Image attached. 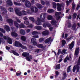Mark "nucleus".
<instances>
[{
	"instance_id": "obj_1",
	"label": "nucleus",
	"mask_w": 80,
	"mask_h": 80,
	"mask_svg": "<svg viewBox=\"0 0 80 80\" xmlns=\"http://www.w3.org/2000/svg\"><path fill=\"white\" fill-rule=\"evenodd\" d=\"M15 9L16 13L19 16H21L22 15H27V12L24 10H22L21 12H19L20 10V9L15 8Z\"/></svg>"
},
{
	"instance_id": "obj_2",
	"label": "nucleus",
	"mask_w": 80,
	"mask_h": 80,
	"mask_svg": "<svg viewBox=\"0 0 80 80\" xmlns=\"http://www.w3.org/2000/svg\"><path fill=\"white\" fill-rule=\"evenodd\" d=\"M22 55L23 57H26V59L28 62H30L31 60L33 58L32 56L30 55L29 56V53L28 52H23L22 54ZM28 56H29L28 57Z\"/></svg>"
},
{
	"instance_id": "obj_3",
	"label": "nucleus",
	"mask_w": 80,
	"mask_h": 80,
	"mask_svg": "<svg viewBox=\"0 0 80 80\" xmlns=\"http://www.w3.org/2000/svg\"><path fill=\"white\" fill-rule=\"evenodd\" d=\"M32 37L34 38H32L31 39L32 42V43L33 45H37V42H36V39L35 38H39V37H38V35H37L32 36Z\"/></svg>"
},
{
	"instance_id": "obj_4",
	"label": "nucleus",
	"mask_w": 80,
	"mask_h": 80,
	"mask_svg": "<svg viewBox=\"0 0 80 80\" xmlns=\"http://www.w3.org/2000/svg\"><path fill=\"white\" fill-rule=\"evenodd\" d=\"M45 15H46V13H41L40 16V19H41L42 22H45L46 16Z\"/></svg>"
},
{
	"instance_id": "obj_5",
	"label": "nucleus",
	"mask_w": 80,
	"mask_h": 80,
	"mask_svg": "<svg viewBox=\"0 0 80 80\" xmlns=\"http://www.w3.org/2000/svg\"><path fill=\"white\" fill-rule=\"evenodd\" d=\"M30 9L32 12V14H33V12L35 13L38 12V8L36 7L32 6L30 8Z\"/></svg>"
},
{
	"instance_id": "obj_6",
	"label": "nucleus",
	"mask_w": 80,
	"mask_h": 80,
	"mask_svg": "<svg viewBox=\"0 0 80 80\" xmlns=\"http://www.w3.org/2000/svg\"><path fill=\"white\" fill-rule=\"evenodd\" d=\"M3 38L5 40H8V42L9 44H12V40L8 36H4Z\"/></svg>"
},
{
	"instance_id": "obj_7",
	"label": "nucleus",
	"mask_w": 80,
	"mask_h": 80,
	"mask_svg": "<svg viewBox=\"0 0 80 80\" xmlns=\"http://www.w3.org/2000/svg\"><path fill=\"white\" fill-rule=\"evenodd\" d=\"M25 6L26 7H28V8H29L32 6V5L31 4V3L30 1L26 0L25 2Z\"/></svg>"
},
{
	"instance_id": "obj_8",
	"label": "nucleus",
	"mask_w": 80,
	"mask_h": 80,
	"mask_svg": "<svg viewBox=\"0 0 80 80\" xmlns=\"http://www.w3.org/2000/svg\"><path fill=\"white\" fill-rule=\"evenodd\" d=\"M0 9L1 11L2 12H2V15H5V13H7V11L6 10V9H5V8H4V7L2 6H0Z\"/></svg>"
},
{
	"instance_id": "obj_9",
	"label": "nucleus",
	"mask_w": 80,
	"mask_h": 80,
	"mask_svg": "<svg viewBox=\"0 0 80 80\" xmlns=\"http://www.w3.org/2000/svg\"><path fill=\"white\" fill-rule=\"evenodd\" d=\"M76 69L77 70V72H79L80 68L78 65L74 66V67L73 68V69L72 70L73 72H75V70H76Z\"/></svg>"
},
{
	"instance_id": "obj_10",
	"label": "nucleus",
	"mask_w": 80,
	"mask_h": 80,
	"mask_svg": "<svg viewBox=\"0 0 80 80\" xmlns=\"http://www.w3.org/2000/svg\"><path fill=\"white\" fill-rule=\"evenodd\" d=\"M40 18H37V21H36V23L37 25H42V23L40 22Z\"/></svg>"
},
{
	"instance_id": "obj_11",
	"label": "nucleus",
	"mask_w": 80,
	"mask_h": 80,
	"mask_svg": "<svg viewBox=\"0 0 80 80\" xmlns=\"http://www.w3.org/2000/svg\"><path fill=\"white\" fill-rule=\"evenodd\" d=\"M21 43L18 41H16L14 43V45L16 47H20V46H21Z\"/></svg>"
},
{
	"instance_id": "obj_12",
	"label": "nucleus",
	"mask_w": 80,
	"mask_h": 80,
	"mask_svg": "<svg viewBox=\"0 0 80 80\" xmlns=\"http://www.w3.org/2000/svg\"><path fill=\"white\" fill-rule=\"evenodd\" d=\"M72 28L74 30H77L78 28V27H77V24L75 23L72 25Z\"/></svg>"
},
{
	"instance_id": "obj_13",
	"label": "nucleus",
	"mask_w": 80,
	"mask_h": 80,
	"mask_svg": "<svg viewBox=\"0 0 80 80\" xmlns=\"http://www.w3.org/2000/svg\"><path fill=\"white\" fill-rule=\"evenodd\" d=\"M42 35H48L49 34V31L48 30H45V31L42 32Z\"/></svg>"
},
{
	"instance_id": "obj_14",
	"label": "nucleus",
	"mask_w": 80,
	"mask_h": 80,
	"mask_svg": "<svg viewBox=\"0 0 80 80\" xmlns=\"http://www.w3.org/2000/svg\"><path fill=\"white\" fill-rule=\"evenodd\" d=\"M11 33L12 37H18V35L15 32H12Z\"/></svg>"
},
{
	"instance_id": "obj_15",
	"label": "nucleus",
	"mask_w": 80,
	"mask_h": 80,
	"mask_svg": "<svg viewBox=\"0 0 80 80\" xmlns=\"http://www.w3.org/2000/svg\"><path fill=\"white\" fill-rule=\"evenodd\" d=\"M74 43L75 42H74V41H72L69 45V48L70 50H72V48L73 47Z\"/></svg>"
},
{
	"instance_id": "obj_16",
	"label": "nucleus",
	"mask_w": 80,
	"mask_h": 80,
	"mask_svg": "<svg viewBox=\"0 0 80 80\" xmlns=\"http://www.w3.org/2000/svg\"><path fill=\"white\" fill-rule=\"evenodd\" d=\"M62 4H60L59 3H58L57 4L58 7L57 8V9L58 10V11H60V10H62V8H61V7H62Z\"/></svg>"
},
{
	"instance_id": "obj_17",
	"label": "nucleus",
	"mask_w": 80,
	"mask_h": 80,
	"mask_svg": "<svg viewBox=\"0 0 80 80\" xmlns=\"http://www.w3.org/2000/svg\"><path fill=\"white\" fill-rule=\"evenodd\" d=\"M7 22L9 23L10 25H13V20L10 19H7Z\"/></svg>"
},
{
	"instance_id": "obj_18",
	"label": "nucleus",
	"mask_w": 80,
	"mask_h": 80,
	"mask_svg": "<svg viewBox=\"0 0 80 80\" xmlns=\"http://www.w3.org/2000/svg\"><path fill=\"white\" fill-rule=\"evenodd\" d=\"M80 53V50L79 48H77L75 51V55H78V53Z\"/></svg>"
},
{
	"instance_id": "obj_19",
	"label": "nucleus",
	"mask_w": 80,
	"mask_h": 80,
	"mask_svg": "<svg viewBox=\"0 0 80 80\" xmlns=\"http://www.w3.org/2000/svg\"><path fill=\"white\" fill-rule=\"evenodd\" d=\"M5 0V1H7L6 2L7 3V4H8V5H10L11 6V5H13V3L12 2V1H11V0Z\"/></svg>"
},
{
	"instance_id": "obj_20",
	"label": "nucleus",
	"mask_w": 80,
	"mask_h": 80,
	"mask_svg": "<svg viewBox=\"0 0 80 80\" xmlns=\"http://www.w3.org/2000/svg\"><path fill=\"white\" fill-rule=\"evenodd\" d=\"M4 28L5 30H6L7 32H10V27L7 25L4 26Z\"/></svg>"
},
{
	"instance_id": "obj_21",
	"label": "nucleus",
	"mask_w": 80,
	"mask_h": 80,
	"mask_svg": "<svg viewBox=\"0 0 80 80\" xmlns=\"http://www.w3.org/2000/svg\"><path fill=\"white\" fill-rule=\"evenodd\" d=\"M35 28L38 30H41L43 28V27L41 26H36Z\"/></svg>"
},
{
	"instance_id": "obj_22",
	"label": "nucleus",
	"mask_w": 80,
	"mask_h": 80,
	"mask_svg": "<svg viewBox=\"0 0 80 80\" xmlns=\"http://www.w3.org/2000/svg\"><path fill=\"white\" fill-rule=\"evenodd\" d=\"M52 41V40L51 39V37H50L47 39H46L45 41V43H48V42H51Z\"/></svg>"
},
{
	"instance_id": "obj_23",
	"label": "nucleus",
	"mask_w": 80,
	"mask_h": 80,
	"mask_svg": "<svg viewBox=\"0 0 80 80\" xmlns=\"http://www.w3.org/2000/svg\"><path fill=\"white\" fill-rule=\"evenodd\" d=\"M61 12H56L55 13V16L57 17L56 18H57L59 19V18H60V16L59 15H60V14H61Z\"/></svg>"
},
{
	"instance_id": "obj_24",
	"label": "nucleus",
	"mask_w": 80,
	"mask_h": 80,
	"mask_svg": "<svg viewBox=\"0 0 80 80\" xmlns=\"http://www.w3.org/2000/svg\"><path fill=\"white\" fill-rule=\"evenodd\" d=\"M19 32L21 35H25V31L23 29H21Z\"/></svg>"
},
{
	"instance_id": "obj_25",
	"label": "nucleus",
	"mask_w": 80,
	"mask_h": 80,
	"mask_svg": "<svg viewBox=\"0 0 80 80\" xmlns=\"http://www.w3.org/2000/svg\"><path fill=\"white\" fill-rule=\"evenodd\" d=\"M29 19L30 21H32V23H34L35 22V19L33 18V17H29Z\"/></svg>"
},
{
	"instance_id": "obj_26",
	"label": "nucleus",
	"mask_w": 80,
	"mask_h": 80,
	"mask_svg": "<svg viewBox=\"0 0 80 80\" xmlns=\"http://www.w3.org/2000/svg\"><path fill=\"white\" fill-rule=\"evenodd\" d=\"M36 5L38 8H42V5L38 3H37Z\"/></svg>"
},
{
	"instance_id": "obj_27",
	"label": "nucleus",
	"mask_w": 80,
	"mask_h": 80,
	"mask_svg": "<svg viewBox=\"0 0 80 80\" xmlns=\"http://www.w3.org/2000/svg\"><path fill=\"white\" fill-rule=\"evenodd\" d=\"M26 13L30 15H33V12H32L30 9H27Z\"/></svg>"
},
{
	"instance_id": "obj_28",
	"label": "nucleus",
	"mask_w": 80,
	"mask_h": 80,
	"mask_svg": "<svg viewBox=\"0 0 80 80\" xmlns=\"http://www.w3.org/2000/svg\"><path fill=\"white\" fill-rule=\"evenodd\" d=\"M32 35H38V34H40V33L38 32L37 31H34L32 32Z\"/></svg>"
},
{
	"instance_id": "obj_29",
	"label": "nucleus",
	"mask_w": 80,
	"mask_h": 80,
	"mask_svg": "<svg viewBox=\"0 0 80 80\" xmlns=\"http://www.w3.org/2000/svg\"><path fill=\"white\" fill-rule=\"evenodd\" d=\"M37 46L39 48H45L42 44H39L37 45Z\"/></svg>"
},
{
	"instance_id": "obj_30",
	"label": "nucleus",
	"mask_w": 80,
	"mask_h": 80,
	"mask_svg": "<svg viewBox=\"0 0 80 80\" xmlns=\"http://www.w3.org/2000/svg\"><path fill=\"white\" fill-rule=\"evenodd\" d=\"M19 27L20 28H24L25 27L24 24L23 23H21L20 25H19Z\"/></svg>"
},
{
	"instance_id": "obj_31",
	"label": "nucleus",
	"mask_w": 80,
	"mask_h": 80,
	"mask_svg": "<svg viewBox=\"0 0 80 80\" xmlns=\"http://www.w3.org/2000/svg\"><path fill=\"white\" fill-rule=\"evenodd\" d=\"M14 25L16 27L18 28V27H19L20 25L16 21L14 22Z\"/></svg>"
},
{
	"instance_id": "obj_32",
	"label": "nucleus",
	"mask_w": 80,
	"mask_h": 80,
	"mask_svg": "<svg viewBox=\"0 0 80 80\" xmlns=\"http://www.w3.org/2000/svg\"><path fill=\"white\" fill-rule=\"evenodd\" d=\"M53 18V17L51 15H48L47 17V19L49 20H52Z\"/></svg>"
},
{
	"instance_id": "obj_33",
	"label": "nucleus",
	"mask_w": 80,
	"mask_h": 80,
	"mask_svg": "<svg viewBox=\"0 0 80 80\" xmlns=\"http://www.w3.org/2000/svg\"><path fill=\"white\" fill-rule=\"evenodd\" d=\"M12 53L14 54L15 55H17V56H19V54H18V53H17V52H16V51H12Z\"/></svg>"
},
{
	"instance_id": "obj_34",
	"label": "nucleus",
	"mask_w": 80,
	"mask_h": 80,
	"mask_svg": "<svg viewBox=\"0 0 80 80\" xmlns=\"http://www.w3.org/2000/svg\"><path fill=\"white\" fill-rule=\"evenodd\" d=\"M20 47H21V48L23 49H24L25 50H27V48L26 46H25L22 44L21 45Z\"/></svg>"
},
{
	"instance_id": "obj_35",
	"label": "nucleus",
	"mask_w": 80,
	"mask_h": 80,
	"mask_svg": "<svg viewBox=\"0 0 80 80\" xmlns=\"http://www.w3.org/2000/svg\"><path fill=\"white\" fill-rule=\"evenodd\" d=\"M14 4L15 5H16L18 6H20V5H22L21 3H20L17 2H14Z\"/></svg>"
},
{
	"instance_id": "obj_36",
	"label": "nucleus",
	"mask_w": 80,
	"mask_h": 80,
	"mask_svg": "<svg viewBox=\"0 0 80 80\" xmlns=\"http://www.w3.org/2000/svg\"><path fill=\"white\" fill-rule=\"evenodd\" d=\"M67 77V75H66V72L65 71L63 72V76L62 77V79H65V78Z\"/></svg>"
},
{
	"instance_id": "obj_37",
	"label": "nucleus",
	"mask_w": 80,
	"mask_h": 80,
	"mask_svg": "<svg viewBox=\"0 0 80 80\" xmlns=\"http://www.w3.org/2000/svg\"><path fill=\"white\" fill-rule=\"evenodd\" d=\"M21 38L22 40V41H25V40H26V37H25L24 36H21Z\"/></svg>"
},
{
	"instance_id": "obj_38",
	"label": "nucleus",
	"mask_w": 80,
	"mask_h": 80,
	"mask_svg": "<svg viewBox=\"0 0 80 80\" xmlns=\"http://www.w3.org/2000/svg\"><path fill=\"white\" fill-rule=\"evenodd\" d=\"M71 67V66H69L67 69V72H69L71 71V69L70 68Z\"/></svg>"
},
{
	"instance_id": "obj_39",
	"label": "nucleus",
	"mask_w": 80,
	"mask_h": 80,
	"mask_svg": "<svg viewBox=\"0 0 80 80\" xmlns=\"http://www.w3.org/2000/svg\"><path fill=\"white\" fill-rule=\"evenodd\" d=\"M39 42L40 43H42V42H44V38H39Z\"/></svg>"
},
{
	"instance_id": "obj_40",
	"label": "nucleus",
	"mask_w": 80,
	"mask_h": 80,
	"mask_svg": "<svg viewBox=\"0 0 80 80\" xmlns=\"http://www.w3.org/2000/svg\"><path fill=\"white\" fill-rule=\"evenodd\" d=\"M62 45H63V46H64V45H65V44H66V41L64 40H62Z\"/></svg>"
},
{
	"instance_id": "obj_41",
	"label": "nucleus",
	"mask_w": 80,
	"mask_h": 80,
	"mask_svg": "<svg viewBox=\"0 0 80 80\" xmlns=\"http://www.w3.org/2000/svg\"><path fill=\"white\" fill-rule=\"evenodd\" d=\"M54 12V10L52 9H49L48 11V13H53Z\"/></svg>"
},
{
	"instance_id": "obj_42",
	"label": "nucleus",
	"mask_w": 80,
	"mask_h": 80,
	"mask_svg": "<svg viewBox=\"0 0 80 80\" xmlns=\"http://www.w3.org/2000/svg\"><path fill=\"white\" fill-rule=\"evenodd\" d=\"M24 24H25V25H28L29 24H30V22L29 21L27 20H26L24 22Z\"/></svg>"
},
{
	"instance_id": "obj_43",
	"label": "nucleus",
	"mask_w": 80,
	"mask_h": 80,
	"mask_svg": "<svg viewBox=\"0 0 80 80\" xmlns=\"http://www.w3.org/2000/svg\"><path fill=\"white\" fill-rule=\"evenodd\" d=\"M60 64H58L56 66L55 69L57 70H58V69H60Z\"/></svg>"
},
{
	"instance_id": "obj_44",
	"label": "nucleus",
	"mask_w": 80,
	"mask_h": 80,
	"mask_svg": "<svg viewBox=\"0 0 80 80\" xmlns=\"http://www.w3.org/2000/svg\"><path fill=\"white\" fill-rule=\"evenodd\" d=\"M62 53H64V54H67V49H64L62 50Z\"/></svg>"
},
{
	"instance_id": "obj_45",
	"label": "nucleus",
	"mask_w": 80,
	"mask_h": 80,
	"mask_svg": "<svg viewBox=\"0 0 80 80\" xmlns=\"http://www.w3.org/2000/svg\"><path fill=\"white\" fill-rule=\"evenodd\" d=\"M8 10L10 12H13V9L12 8H9Z\"/></svg>"
},
{
	"instance_id": "obj_46",
	"label": "nucleus",
	"mask_w": 80,
	"mask_h": 80,
	"mask_svg": "<svg viewBox=\"0 0 80 80\" xmlns=\"http://www.w3.org/2000/svg\"><path fill=\"white\" fill-rule=\"evenodd\" d=\"M56 22V21H55V20L54 19H53L51 22V23L52 24V25H55V24Z\"/></svg>"
},
{
	"instance_id": "obj_47",
	"label": "nucleus",
	"mask_w": 80,
	"mask_h": 80,
	"mask_svg": "<svg viewBox=\"0 0 80 80\" xmlns=\"http://www.w3.org/2000/svg\"><path fill=\"white\" fill-rule=\"evenodd\" d=\"M72 2V0H69V1H66V3L67 5H70V3Z\"/></svg>"
},
{
	"instance_id": "obj_48",
	"label": "nucleus",
	"mask_w": 80,
	"mask_h": 80,
	"mask_svg": "<svg viewBox=\"0 0 80 80\" xmlns=\"http://www.w3.org/2000/svg\"><path fill=\"white\" fill-rule=\"evenodd\" d=\"M52 5L53 8H56V7H57V4L56 3H55V2H53Z\"/></svg>"
},
{
	"instance_id": "obj_49",
	"label": "nucleus",
	"mask_w": 80,
	"mask_h": 80,
	"mask_svg": "<svg viewBox=\"0 0 80 80\" xmlns=\"http://www.w3.org/2000/svg\"><path fill=\"white\" fill-rule=\"evenodd\" d=\"M33 25L32 24H31L30 25L27 26V27L28 28H33Z\"/></svg>"
},
{
	"instance_id": "obj_50",
	"label": "nucleus",
	"mask_w": 80,
	"mask_h": 80,
	"mask_svg": "<svg viewBox=\"0 0 80 80\" xmlns=\"http://www.w3.org/2000/svg\"><path fill=\"white\" fill-rule=\"evenodd\" d=\"M15 18H16V21H17V22H18V23L21 22V21H20V20H19V19H18V18L16 17Z\"/></svg>"
},
{
	"instance_id": "obj_51",
	"label": "nucleus",
	"mask_w": 80,
	"mask_h": 80,
	"mask_svg": "<svg viewBox=\"0 0 80 80\" xmlns=\"http://www.w3.org/2000/svg\"><path fill=\"white\" fill-rule=\"evenodd\" d=\"M0 32H1L4 33H5V31L3 29L0 28Z\"/></svg>"
},
{
	"instance_id": "obj_52",
	"label": "nucleus",
	"mask_w": 80,
	"mask_h": 80,
	"mask_svg": "<svg viewBox=\"0 0 80 80\" xmlns=\"http://www.w3.org/2000/svg\"><path fill=\"white\" fill-rule=\"evenodd\" d=\"M47 23H44L43 24V27H44V28H46V27H47Z\"/></svg>"
},
{
	"instance_id": "obj_53",
	"label": "nucleus",
	"mask_w": 80,
	"mask_h": 80,
	"mask_svg": "<svg viewBox=\"0 0 80 80\" xmlns=\"http://www.w3.org/2000/svg\"><path fill=\"white\" fill-rule=\"evenodd\" d=\"M77 17V14L74 13L73 14V18H75Z\"/></svg>"
},
{
	"instance_id": "obj_54",
	"label": "nucleus",
	"mask_w": 80,
	"mask_h": 80,
	"mask_svg": "<svg viewBox=\"0 0 80 80\" xmlns=\"http://www.w3.org/2000/svg\"><path fill=\"white\" fill-rule=\"evenodd\" d=\"M41 4L42 5H45V2L43 0L41 1Z\"/></svg>"
},
{
	"instance_id": "obj_55",
	"label": "nucleus",
	"mask_w": 80,
	"mask_h": 80,
	"mask_svg": "<svg viewBox=\"0 0 80 80\" xmlns=\"http://www.w3.org/2000/svg\"><path fill=\"white\" fill-rule=\"evenodd\" d=\"M73 38V37L72 36L70 37H69V38L68 39H67V40H68V41H69V40H70L71 39H72V38Z\"/></svg>"
},
{
	"instance_id": "obj_56",
	"label": "nucleus",
	"mask_w": 80,
	"mask_h": 80,
	"mask_svg": "<svg viewBox=\"0 0 80 80\" xmlns=\"http://www.w3.org/2000/svg\"><path fill=\"white\" fill-rule=\"evenodd\" d=\"M78 65H80V57H79L78 61Z\"/></svg>"
},
{
	"instance_id": "obj_57",
	"label": "nucleus",
	"mask_w": 80,
	"mask_h": 80,
	"mask_svg": "<svg viewBox=\"0 0 80 80\" xmlns=\"http://www.w3.org/2000/svg\"><path fill=\"white\" fill-rule=\"evenodd\" d=\"M31 30L30 29H28L26 30L27 33H29V32H30Z\"/></svg>"
},
{
	"instance_id": "obj_58",
	"label": "nucleus",
	"mask_w": 80,
	"mask_h": 80,
	"mask_svg": "<svg viewBox=\"0 0 80 80\" xmlns=\"http://www.w3.org/2000/svg\"><path fill=\"white\" fill-rule=\"evenodd\" d=\"M21 73H22V72H20L19 73H18L17 72L16 73V75L17 76H19L20 75H21Z\"/></svg>"
},
{
	"instance_id": "obj_59",
	"label": "nucleus",
	"mask_w": 80,
	"mask_h": 80,
	"mask_svg": "<svg viewBox=\"0 0 80 80\" xmlns=\"http://www.w3.org/2000/svg\"><path fill=\"white\" fill-rule=\"evenodd\" d=\"M46 4L47 5H50V2L48 1H47L46 2Z\"/></svg>"
},
{
	"instance_id": "obj_60",
	"label": "nucleus",
	"mask_w": 80,
	"mask_h": 80,
	"mask_svg": "<svg viewBox=\"0 0 80 80\" xmlns=\"http://www.w3.org/2000/svg\"><path fill=\"white\" fill-rule=\"evenodd\" d=\"M55 73L56 75V76H57L58 75H59V72L58 71H56L55 72Z\"/></svg>"
},
{
	"instance_id": "obj_61",
	"label": "nucleus",
	"mask_w": 80,
	"mask_h": 80,
	"mask_svg": "<svg viewBox=\"0 0 80 80\" xmlns=\"http://www.w3.org/2000/svg\"><path fill=\"white\" fill-rule=\"evenodd\" d=\"M31 3L32 4H34L35 3V0H32L31 1Z\"/></svg>"
},
{
	"instance_id": "obj_62",
	"label": "nucleus",
	"mask_w": 80,
	"mask_h": 80,
	"mask_svg": "<svg viewBox=\"0 0 80 80\" xmlns=\"http://www.w3.org/2000/svg\"><path fill=\"white\" fill-rule=\"evenodd\" d=\"M60 53H61V50H60V49H58V55H59V54Z\"/></svg>"
},
{
	"instance_id": "obj_63",
	"label": "nucleus",
	"mask_w": 80,
	"mask_h": 80,
	"mask_svg": "<svg viewBox=\"0 0 80 80\" xmlns=\"http://www.w3.org/2000/svg\"><path fill=\"white\" fill-rule=\"evenodd\" d=\"M23 19L24 20H28V18H27V17H24Z\"/></svg>"
},
{
	"instance_id": "obj_64",
	"label": "nucleus",
	"mask_w": 80,
	"mask_h": 80,
	"mask_svg": "<svg viewBox=\"0 0 80 80\" xmlns=\"http://www.w3.org/2000/svg\"><path fill=\"white\" fill-rule=\"evenodd\" d=\"M80 8V6L79 5H78L77 7L76 8L77 10H78V8Z\"/></svg>"
}]
</instances>
